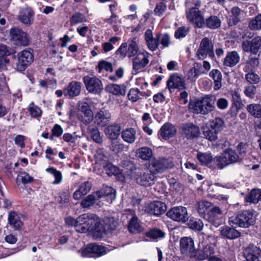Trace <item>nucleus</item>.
Returning a JSON list of instances; mask_svg holds the SVG:
<instances>
[{"label":"nucleus","mask_w":261,"mask_h":261,"mask_svg":"<svg viewBox=\"0 0 261 261\" xmlns=\"http://www.w3.org/2000/svg\"><path fill=\"white\" fill-rule=\"evenodd\" d=\"M160 37L158 36L156 39L152 37V32L148 29V48L151 50H155L159 44Z\"/></svg>","instance_id":"de8ad7c7"},{"label":"nucleus","mask_w":261,"mask_h":261,"mask_svg":"<svg viewBox=\"0 0 261 261\" xmlns=\"http://www.w3.org/2000/svg\"><path fill=\"white\" fill-rule=\"evenodd\" d=\"M83 82L89 93L99 94L103 89L101 81L96 76H85L83 77Z\"/></svg>","instance_id":"0eeeda50"},{"label":"nucleus","mask_w":261,"mask_h":261,"mask_svg":"<svg viewBox=\"0 0 261 261\" xmlns=\"http://www.w3.org/2000/svg\"><path fill=\"white\" fill-rule=\"evenodd\" d=\"M246 200L247 202L257 203L261 200V190L253 189L251 191L250 193L246 197Z\"/></svg>","instance_id":"79ce46f5"},{"label":"nucleus","mask_w":261,"mask_h":261,"mask_svg":"<svg viewBox=\"0 0 261 261\" xmlns=\"http://www.w3.org/2000/svg\"><path fill=\"white\" fill-rule=\"evenodd\" d=\"M128 228L131 232H140L141 231V227L138 222V219L136 217H132L129 222Z\"/></svg>","instance_id":"4d7b16f0"},{"label":"nucleus","mask_w":261,"mask_h":261,"mask_svg":"<svg viewBox=\"0 0 261 261\" xmlns=\"http://www.w3.org/2000/svg\"><path fill=\"white\" fill-rule=\"evenodd\" d=\"M259 64V59L257 58H249L247 61L244 70L245 72H248L250 70L253 71L258 66Z\"/></svg>","instance_id":"09e8293b"},{"label":"nucleus","mask_w":261,"mask_h":261,"mask_svg":"<svg viewBox=\"0 0 261 261\" xmlns=\"http://www.w3.org/2000/svg\"><path fill=\"white\" fill-rule=\"evenodd\" d=\"M94 119V123L97 126L105 127L110 122L111 115L108 110L102 108L95 113Z\"/></svg>","instance_id":"f8f14e48"},{"label":"nucleus","mask_w":261,"mask_h":261,"mask_svg":"<svg viewBox=\"0 0 261 261\" xmlns=\"http://www.w3.org/2000/svg\"><path fill=\"white\" fill-rule=\"evenodd\" d=\"M197 158L198 160L202 165H207L213 162V156L210 153L198 152L197 154Z\"/></svg>","instance_id":"a18cd8bd"},{"label":"nucleus","mask_w":261,"mask_h":261,"mask_svg":"<svg viewBox=\"0 0 261 261\" xmlns=\"http://www.w3.org/2000/svg\"><path fill=\"white\" fill-rule=\"evenodd\" d=\"M210 76L213 79L214 82V89L219 90L222 87V74L218 69H213L210 73Z\"/></svg>","instance_id":"f704fd0d"},{"label":"nucleus","mask_w":261,"mask_h":261,"mask_svg":"<svg viewBox=\"0 0 261 261\" xmlns=\"http://www.w3.org/2000/svg\"><path fill=\"white\" fill-rule=\"evenodd\" d=\"M222 210L218 206H214L208 212L204 219L212 223L215 226L218 227L222 223Z\"/></svg>","instance_id":"f3484780"},{"label":"nucleus","mask_w":261,"mask_h":261,"mask_svg":"<svg viewBox=\"0 0 261 261\" xmlns=\"http://www.w3.org/2000/svg\"><path fill=\"white\" fill-rule=\"evenodd\" d=\"M17 17L22 23L30 26L33 22L34 12L31 8L25 7L19 10Z\"/></svg>","instance_id":"2eb2a0df"},{"label":"nucleus","mask_w":261,"mask_h":261,"mask_svg":"<svg viewBox=\"0 0 261 261\" xmlns=\"http://www.w3.org/2000/svg\"><path fill=\"white\" fill-rule=\"evenodd\" d=\"M242 45L244 51L256 54L261 49V38L256 37L251 40L244 41Z\"/></svg>","instance_id":"dca6fc26"},{"label":"nucleus","mask_w":261,"mask_h":261,"mask_svg":"<svg viewBox=\"0 0 261 261\" xmlns=\"http://www.w3.org/2000/svg\"><path fill=\"white\" fill-rule=\"evenodd\" d=\"M218 133L210 127L207 130L203 131V134L204 137L211 141H215L218 139Z\"/></svg>","instance_id":"e2e57ef3"},{"label":"nucleus","mask_w":261,"mask_h":261,"mask_svg":"<svg viewBox=\"0 0 261 261\" xmlns=\"http://www.w3.org/2000/svg\"><path fill=\"white\" fill-rule=\"evenodd\" d=\"M208 237L203 233L198 234V247L195 252V258L199 260L205 259L214 253V247L207 243Z\"/></svg>","instance_id":"7ed1b4c3"},{"label":"nucleus","mask_w":261,"mask_h":261,"mask_svg":"<svg viewBox=\"0 0 261 261\" xmlns=\"http://www.w3.org/2000/svg\"><path fill=\"white\" fill-rule=\"evenodd\" d=\"M81 87V82L72 81L64 89V95L69 98L77 96L80 94Z\"/></svg>","instance_id":"6ab92c4d"},{"label":"nucleus","mask_w":261,"mask_h":261,"mask_svg":"<svg viewBox=\"0 0 261 261\" xmlns=\"http://www.w3.org/2000/svg\"><path fill=\"white\" fill-rule=\"evenodd\" d=\"M10 36L11 39L17 45L26 46L29 43L28 34L19 28H12L10 31Z\"/></svg>","instance_id":"9b49d317"},{"label":"nucleus","mask_w":261,"mask_h":261,"mask_svg":"<svg viewBox=\"0 0 261 261\" xmlns=\"http://www.w3.org/2000/svg\"><path fill=\"white\" fill-rule=\"evenodd\" d=\"M97 198H105L109 203H112L113 201L116 198V191L114 189L111 187L103 186L102 188L96 192Z\"/></svg>","instance_id":"a211bd4d"},{"label":"nucleus","mask_w":261,"mask_h":261,"mask_svg":"<svg viewBox=\"0 0 261 261\" xmlns=\"http://www.w3.org/2000/svg\"><path fill=\"white\" fill-rule=\"evenodd\" d=\"M223 120L219 117L215 118L209 122V127L218 133H220L224 126Z\"/></svg>","instance_id":"4c0bfd02"},{"label":"nucleus","mask_w":261,"mask_h":261,"mask_svg":"<svg viewBox=\"0 0 261 261\" xmlns=\"http://www.w3.org/2000/svg\"><path fill=\"white\" fill-rule=\"evenodd\" d=\"M102 220L108 231L115 229L117 226L118 220L113 217H105Z\"/></svg>","instance_id":"49530a36"},{"label":"nucleus","mask_w":261,"mask_h":261,"mask_svg":"<svg viewBox=\"0 0 261 261\" xmlns=\"http://www.w3.org/2000/svg\"><path fill=\"white\" fill-rule=\"evenodd\" d=\"M152 154V150L148 148V161L149 163L148 170L151 173H162L165 170L172 168L174 167V164L172 158H163L158 161L151 157Z\"/></svg>","instance_id":"20e7f679"},{"label":"nucleus","mask_w":261,"mask_h":261,"mask_svg":"<svg viewBox=\"0 0 261 261\" xmlns=\"http://www.w3.org/2000/svg\"><path fill=\"white\" fill-rule=\"evenodd\" d=\"M181 129L182 133L187 138L197 137L199 134V127L192 123L183 124Z\"/></svg>","instance_id":"5701e85b"},{"label":"nucleus","mask_w":261,"mask_h":261,"mask_svg":"<svg viewBox=\"0 0 261 261\" xmlns=\"http://www.w3.org/2000/svg\"><path fill=\"white\" fill-rule=\"evenodd\" d=\"M167 85L170 91L175 89H178V90L186 89L184 79L177 73H173L170 75L167 82Z\"/></svg>","instance_id":"4468645a"},{"label":"nucleus","mask_w":261,"mask_h":261,"mask_svg":"<svg viewBox=\"0 0 261 261\" xmlns=\"http://www.w3.org/2000/svg\"><path fill=\"white\" fill-rule=\"evenodd\" d=\"M249 27L252 30H261V14H258L250 21Z\"/></svg>","instance_id":"864d4df0"},{"label":"nucleus","mask_w":261,"mask_h":261,"mask_svg":"<svg viewBox=\"0 0 261 261\" xmlns=\"http://www.w3.org/2000/svg\"><path fill=\"white\" fill-rule=\"evenodd\" d=\"M176 132L175 127L170 123L164 124L160 129V135L165 140H167L173 137Z\"/></svg>","instance_id":"a878e982"},{"label":"nucleus","mask_w":261,"mask_h":261,"mask_svg":"<svg viewBox=\"0 0 261 261\" xmlns=\"http://www.w3.org/2000/svg\"><path fill=\"white\" fill-rule=\"evenodd\" d=\"M166 215L171 220L181 223H185L189 218L187 208L182 206L172 207L167 212Z\"/></svg>","instance_id":"423d86ee"},{"label":"nucleus","mask_w":261,"mask_h":261,"mask_svg":"<svg viewBox=\"0 0 261 261\" xmlns=\"http://www.w3.org/2000/svg\"><path fill=\"white\" fill-rule=\"evenodd\" d=\"M244 261H261V249L254 245H249L244 250Z\"/></svg>","instance_id":"ddd939ff"},{"label":"nucleus","mask_w":261,"mask_h":261,"mask_svg":"<svg viewBox=\"0 0 261 261\" xmlns=\"http://www.w3.org/2000/svg\"><path fill=\"white\" fill-rule=\"evenodd\" d=\"M166 210V204L162 201H153L148 204V213L154 216L164 214Z\"/></svg>","instance_id":"aec40b11"},{"label":"nucleus","mask_w":261,"mask_h":261,"mask_svg":"<svg viewBox=\"0 0 261 261\" xmlns=\"http://www.w3.org/2000/svg\"><path fill=\"white\" fill-rule=\"evenodd\" d=\"M180 251L182 254L190 255L195 250L193 239L190 237H184L180 241Z\"/></svg>","instance_id":"412c9836"},{"label":"nucleus","mask_w":261,"mask_h":261,"mask_svg":"<svg viewBox=\"0 0 261 261\" xmlns=\"http://www.w3.org/2000/svg\"><path fill=\"white\" fill-rule=\"evenodd\" d=\"M186 17L188 20L193 22L198 28L205 26V19L200 14L199 8L201 3L199 1L186 0Z\"/></svg>","instance_id":"f03ea898"},{"label":"nucleus","mask_w":261,"mask_h":261,"mask_svg":"<svg viewBox=\"0 0 261 261\" xmlns=\"http://www.w3.org/2000/svg\"><path fill=\"white\" fill-rule=\"evenodd\" d=\"M127 50L128 57L130 58L137 55L138 51V47L135 39L129 41Z\"/></svg>","instance_id":"680f3d73"},{"label":"nucleus","mask_w":261,"mask_h":261,"mask_svg":"<svg viewBox=\"0 0 261 261\" xmlns=\"http://www.w3.org/2000/svg\"><path fill=\"white\" fill-rule=\"evenodd\" d=\"M254 219L252 211H245L235 217H231L229 219V223L232 227L238 226L241 227L247 228L254 223Z\"/></svg>","instance_id":"39448f33"},{"label":"nucleus","mask_w":261,"mask_h":261,"mask_svg":"<svg viewBox=\"0 0 261 261\" xmlns=\"http://www.w3.org/2000/svg\"><path fill=\"white\" fill-rule=\"evenodd\" d=\"M105 90L115 95H125L126 93V87L122 85H119L115 84H110L107 85Z\"/></svg>","instance_id":"c85d7f7f"},{"label":"nucleus","mask_w":261,"mask_h":261,"mask_svg":"<svg viewBox=\"0 0 261 261\" xmlns=\"http://www.w3.org/2000/svg\"><path fill=\"white\" fill-rule=\"evenodd\" d=\"M212 204L207 201H201L198 204L197 211L201 217L204 218L206 215V211L210 208Z\"/></svg>","instance_id":"8fccbe9b"},{"label":"nucleus","mask_w":261,"mask_h":261,"mask_svg":"<svg viewBox=\"0 0 261 261\" xmlns=\"http://www.w3.org/2000/svg\"><path fill=\"white\" fill-rule=\"evenodd\" d=\"M248 148V145L246 143L241 142L237 146V150L239 152V156L242 160L246 155Z\"/></svg>","instance_id":"69168bd1"},{"label":"nucleus","mask_w":261,"mask_h":261,"mask_svg":"<svg viewBox=\"0 0 261 261\" xmlns=\"http://www.w3.org/2000/svg\"><path fill=\"white\" fill-rule=\"evenodd\" d=\"M240 58V56L236 51H229L224 59L223 65L226 67H233L239 62Z\"/></svg>","instance_id":"393cba45"},{"label":"nucleus","mask_w":261,"mask_h":261,"mask_svg":"<svg viewBox=\"0 0 261 261\" xmlns=\"http://www.w3.org/2000/svg\"><path fill=\"white\" fill-rule=\"evenodd\" d=\"M107 251V249L103 246L90 244L84 249L79 251V252L81 253V255L83 257H91L93 256V254L98 257L106 254Z\"/></svg>","instance_id":"9d476101"},{"label":"nucleus","mask_w":261,"mask_h":261,"mask_svg":"<svg viewBox=\"0 0 261 261\" xmlns=\"http://www.w3.org/2000/svg\"><path fill=\"white\" fill-rule=\"evenodd\" d=\"M221 25V20L219 17L211 15L205 19V27L211 30H216Z\"/></svg>","instance_id":"c756f323"},{"label":"nucleus","mask_w":261,"mask_h":261,"mask_svg":"<svg viewBox=\"0 0 261 261\" xmlns=\"http://www.w3.org/2000/svg\"><path fill=\"white\" fill-rule=\"evenodd\" d=\"M86 21V18L82 13L76 12L74 13L70 19L72 25Z\"/></svg>","instance_id":"6e6d98bb"},{"label":"nucleus","mask_w":261,"mask_h":261,"mask_svg":"<svg viewBox=\"0 0 261 261\" xmlns=\"http://www.w3.org/2000/svg\"><path fill=\"white\" fill-rule=\"evenodd\" d=\"M98 73H101L103 70L106 71H113V66L111 63L102 60L98 62L96 67Z\"/></svg>","instance_id":"603ef678"},{"label":"nucleus","mask_w":261,"mask_h":261,"mask_svg":"<svg viewBox=\"0 0 261 261\" xmlns=\"http://www.w3.org/2000/svg\"><path fill=\"white\" fill-rule=\"evenodd\" d=\"M224 154L228 160L229 164L235 163L241 160V157L239 156L236 151L233 149H227L225 151Z\"/></svg>","instance_id":"c03bdc74"},{"label":"nucleus","mask_w":261,"mask_h":261,"mask_svg":"<svg viewBox=\"0 0 261 261\" xmlns=\"http://www.w3.org/2000/svg\"><path fill=\"white\" fill-rule=\"evenodd\" d=\"M121 126L118 124H113L108 125L105 129L106 135L111 140L117 139L120 134Z\"/></svg>","instance_id":"b1692460"},{"label":"nucleus","mask_w":261,"mask_h":261,"mask_svg":"<svg viewBox=\"0 0 261 261\" xmlns=\"http://www.w3.org/2000/svg\"><path fill=\"white\" fill-rule=\"evenodd\" d=\"M88 131L94 141L97 143H102V139L100 136L99 131L96 126L89 125Z\"/></svg>","instance_id":"37998d69"},{"label":"nucleus","mask_w":261,"mask_h":261,"mask_svg":"<svg viewBox=\"0 0 261 261\" xmlns=\"http://www.w3.org/2000/svg\"><path fill=\"white\" fill-rule=\"evenodd\" d=\"M256 92V88L253 85L246 86L244 90L245 95L250 98H253Z\"/></svg>","instance_id":"774afa93"},{"label":"nucleus","mask_w":261,"mask_h":261,"mask_svg":"<svg viewBox=\"0 0 261 261\" xmlns=\"http://www.w3.org/2000/svg\"><path fill=\"white\" fill-rule=\"evenodd\" d=\"M213 162L220 169H223L229 165L228 160L224 153L222 155L215 157L213 159Z\"/></svg>","instance_id":"3c124183"},{"label":"nucleus","mask_w":261,"mask_h":261,"mask_svg":"<svg viewBox=\"0 0 261 261\" xmlns=\"http://www.w3.org/2000/svg\"><path fill=\"white\" fill-rule=\"evenodd\" d=\"M91 187V183L89 181H85L81 184L79 189L74 192L73 194V198L75 200L80 199L83 196L86 195L90 191Z\"/></svg>","instance_id":"bb28decb"},{"label":"nucleus","mask_w":261,"mask_h":261,"mask_svg":"<svg viewBox=\"0 0 261 261\" xmlns=\"http://www.w3.org/2000/svg\"><path fill=\"white\" fill-rule=\"evenodd\" d=\"M191 229L197 231H201L203 227V223L200 219H191L188 223Z\"/></svg>","instance_id":"bf43d9fd"},{"label":"nucleus","mask_w":261,"mask_h":261,"mask_svg":"<svg viewBox=\"0 0 261 261\" xmlns=\"http://www.w3.org/2000/svg\"><path fill=\"white\" fill-rule=\"evenodd\" d=\"M189 31V28L188 27H179L175 31L174 33V37L176 39L183 38L187 35Z\"/></svg>","instance_id":"338daca9"},{"label":"nucleus","mask_w":261,"mask_h":261,"mask_svg":"<svg viewBox=\"0 0 261 261\" xmlns=\"http://www.w3.org/2000/svg\"><path fill=\"white\" fill-rule=\"evenodd\" d=\"M88 214H83L77 218L75 230L79 232L84 233L88 231V227L85 224V220H87Z\"/></svg>","instance_id":"72a5a7b5"},{"label":"nucleus","mask_w":261,"mask_h":261,"mask_svg":"<svg viewBox=\"0 0 261 261\" xmlns=\"http://www.w3.org/2000/svg\"><path fill=\"white\" fill-rule=\"evenodd\" d=\"M8 221L10 225L15 229H21L22 226V222L16 212H11L9 213Z\"/></svg>","instance_id":"7c9ffc66"},{"label":"nucleus","mask_w":261,"mask_h":261,"mask_svg":"<svg viewBox=\"0 0 261 261\" xmlns=\"http://www.w3.org/2000/svg\"><path fill=\"white\" fill-rule=\"evenodd\" d=\"M165 232L160 228L154 227L148 231V238L154 241H158L165 238Z\"/></svg>","instance_id":"2f4dec72"},{"label":"nucleus","mask_w":261,"mask_h":261,"mask_svg":"<svg viewBox=\"0 0 261 261\" xmlns=\"http://www.w3.org/2000/svg\"><path fill=\"white\" fill-rule=\"evenodd\" d=\"M231 95L232 97V102L234 107L237 109H240L243 106L240 94V90L235 89L231 92Z\"/></svg>","instance_id":"ea45409f"},{"label":"nucleus","mask_w":261,"mask_h":261,"mask_svg":"<svg viewBox=\"0 0 261 261\" xmlns=\"http://www.w3.org/2000/svg\"><path fill=\"white\" fill-rule=\"evenodd\" d=\"M198 59L203 60L207 56L213 58L215 56L213 44L211 40L207 37L203 38L196 54Z\"/></svg>","instance_id":"6e6552de"},{"label":"nucleus","mask_w":261,"mask_h":261,"mask_svg":"<svg viewBox=\"0 0 261 261\" xmlns=\"http://www.w3.org/2000/svg\"><path fill=\"white\" fill-rule=\"evenodd\" d=\"M216 97L214 95L208 94L190 101L189 104L191 112L196 114L206 115L215 108Z\"/></svg>","instance_id":"f257e3e1"},{"label":"nucleus","mask_w":261,"mask_h":261,"mask_svg":"<svg viewBox=\"0 0 261 261\" xmlns=\"http://www.w3.org/2000/svg\"><path fill=\"white\" fill-rule=\"evenodd\" d=\"M29 110L30 115L34 118L40 117L42 113L41 109L38 107L35 106L33 102L30 104Z\"/></svg>","instance_id":"0e129e2a"},{"label":"nucleus","mask_w":261,"mask_h":261,"mask_svg":"<svg viewBox=\"0 0 261 261\" xmlns=\"http://www.w3.org/2000/svg\"><path fill=\"white\" fill-rule=\"evenodd\" d=\"M201 65L200 64H195L188 73V79L191 81H195L198 77L202 73H205L204 71H201L200 68Z\"/></svg>","instance_id":"58836bf2"},{"label":"nucleus","mask_w":261,"mask_h":261,"mask_svg":"<svg viewBox=\"0 0 261 261\" xmlns=\"http://www.w3.org/2000/svg\"><path fill=\"white\" fill-rule=\"evenodd\" d=\"M18 62L16 68L19 71L24 70L34 60L33 51L31 50H23L17 54Z\"/></svg>","instance_id":"1a4fd4ad"},{"label":"nucleus","mask_w":261,"mask_h":261,"mask_svg":"<svg viewBox=\"0 0 261 261\" xmlns=\"http://www.w3.org/2000/svg\"><path fill=\"white\" fill-rule=\"evenodd\" d=\"M241 10L238 7L232 8L230 12L229 17L228 19V24L229 26L236 25L241 21Z\"/></svg>","instance_id":"cd10ccee"},{"label":"nucleus","mask_w":261,"mask_h":261,"mask_svg":"<svg viewBox=\"0 0 261 261\" xmlns=\"http://www.w3.org/2000/svg\"><path fill=\"white\" fill-rule=\"evenodd\" d=\"M46 171L54 175L55 180L53 182V184H59L62 181V175L60 171L57 170L54 168H48L46 169Z\"/></svg>","instance_id":"13d9d810"},{"label":"nucleus","mask_w":261,"mask_h":261,"mask_svg":"<svg viewBox=\"0 0 261 261\" xmlns=\"http://www.w3.org/2000/svg\"><path fill=\"white\" fill-rule=\"evenodd\" d=\"M147 64V58L144 54H139L133 60V68L136 70L144 67Z\"/></svg>","instance_id":"a19ab883"},{"label":"nucleus","mask_w":261,"mask_h":261,"mask_svg":"<svg viewBox=\"0 0 261 261\" xmlns=\"http://www.w3.org/2000/svg\"><path fill=\"white\" fill-rule=\"evenodd\" d=\"M108 231V228H106L103 220L100 221L98 217H97V220L93 224L91 230L93 236L97 238H100L106 235Z\"/></svg>","instance_id":"4be33fe9"},{"label":"nucleus","mask_w":261,"mask_h":261,"mask_svg":"<svg viewBox=\"0 0 261 261\" xmlns=\"http://www.w3.org/2000/svg\"><path fill=\"white\" fill-rule=\"evenodd\" d=\"M246 110L252 116L256 118H261V104L253 103L248 105Z\"/></svg>","instance_id":"c9c22d12"},{"label":"nucleus","mask_w":261,"mask_h":261,"mask_svg":"<svg viewBox=\"0 0 261 261\" xmlns=\"http://www.w3.org/2000/svg\"><path fill=\"white\" fill-rule=\"evenodd\" d=\"M96 197L93 194H90L86 197L81 201V205L84 208H89L94 205Z\"/></svg>","instance_id":"052dcab7"},{"label":"nucleus","mask_w":261,"mask_h":261,"mask_svg":"<svg viewBox=\"0 0 261 261\" xmlns=\"http://www.w3.org/2000/svg\"><path fill=\"white\" fill-rule=\"evenodd\" d=\"M221 234L224 237L228 239H234L239 237L241 233L233 228L225 226L222 228Z\"/></svg>","instance_id":"473e14b6"},{"label":"nucleus","mask_w":261,"mask_h":261,"mask_svg":"<svg viewBox=\"0 0 261 261\" xmlns=\"http://www.w3.org/2000/svg\"><path fill=\"white\" fill-rule=\"evenodd\" d=\"M245 74V79L247 82L253 85L258 84L260 81V77L258 74L253 71L250 70Z\"/></svg>","instance_id":"5fc2aeb1"},{"label":"nucleus","mask_w":261,"mask_h":261,"mask_svg":"<svg viewBox=\"0 0 261 261\" xmlns=\"http://www.w3.org/2000/svg\"><path fill=\"white\" fill-rule=\"evenodd\" d=\"M136 130L133 128H127L121 132L123 140L129 143H133L136 140Z\"/></svg>","instance_id":"e433bc0d"}]
</instances>
